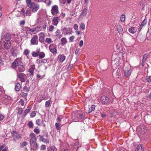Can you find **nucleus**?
I'll use <instances>...</instances> for the list:
<instances>
[{
    "mask_svg": "<svg viewBox=\"0 0 151 151\" xmlns=\"http://www.w3.org/2000/svg\"><path fill=\"white\" fill-rule=\"evenodd\" d=\"M147 21L145 19L141 23V24L143 26H144L147 23Z\"/></svg>",
    "mask_w": 151,
    "mask_h": 151,
    "instance_id": "obj_54",
    "label": "nucleus"
},
{
    "mask_svg": "<svg viewBox=\"0 0 151 151\" xmlns=\"http://www.w3.org/2000/svg\"><path fill=\"white\" fill-rule=\"evenodd\" d=\"M38 56L40 58H42L45 57V54L44 52H42L40 53Z\"/></svg>",
    "mask_w": 151,
    "mask_h": 151,
    "instance_id": "obj_42",
    "label": "nucleus"
},
{
    "mask_svg": "<svg viewBox=\"0 0 151 151\" xmlns=\"http://www.w3.org/2000/svg\"><path fill=\"white\" fill-rule=\"evenodd\" d=\"M45 42L48 44H50L52 42V40L50 38H47L45 40Z\"/></svg>",
    "mask_w": 151,
    "mask_h": 151,
    "instance_id": "obj_43",
    "label": "nucleus"
},
{
    "mask_svg": "<svg viewBox=\"0 0 151 151\" xmlns=\"http://www.w3.org/2000/svg\"><path fill=\"white\" fill-rule=\"evenodd\" d=\"M35 69V65H33L30 66L29 69V72L31 73H34V71Z\"/></svg>",
    "mask_w": 151,
    "mask_h": 151,
    "instance_id": "obj_24",
    "label": "nucleus"
},
{
    "mask_svg": "<svg viewBox=\"0 0 151 151\" xmlns=\"http://www.w3.org/2000/svg\"><path fill=\"white\" fill-rule=\"evenodd\" d=\"M27 145V142L26 141L23 142L20 145L21 148Z\"/></svg>",
    "mask_w": 151,
    "mask_h": 151,
    "instance_id": "obj_40",
    "label": "nucleus"
},
{
    "mask_svg": "<svg viewBox=\"0 0 151 151\" xmlns=\"http://www.w3.org/2000/svg\"><path fill=\"white\" fill-rule=\"evenodd\" d=\"M58 58L60 62H63L65 60L66 57L63 54L60 55H58Z\"/></svg>",
    "mask_w": 151,
    "mask_h": 151,
    "instance_id": "obj_19",
    "label": "nucleus"
},
{
    "mask_svg": "<svg viewBox=\"0 0 151 151\" xmlns=\"http://www.w3.org/2000/svg\"><path fill=\"white\" fill-rule=\"evenodd\" d=\"M117 30L119 34H121L123 31V28L122 26L118 25L117 26Z\"/></svg>",
    "mask_w": 151,
    "mask_h": 151,
    "instance_id": "obj_25",
    "label": "nucleus"
},
{
    "mask_svg": "<svg viewBox=\"0 0 151 151\" xmlns=\"http://www.w3.org/2000/svg\"><path fill=\"white\" fill-rule=\"evenodd\" d=\"M32 9L29 8H28L25 12L23 8L22 9L21 12H22V14L24 16H30L31 15L32 12Z\"/></svg>",
    "mask_w": 151,
    "mask_h": 151,
    "instance_id": "obj_3",
    "label": "nucleus"
},
{
    "mask_svg": "<svg viewBox=\"0 0 151 151\" xmlns=\"http://www.w3.org/2000/svg\"><path fill=\"white\" fill-rule=\"evenodd\" d=\"M11 35L9 33H6L4 35V38L6 41L10 40L11 38Z\"/></svg>",
    "mask_w": 151,
    "mask_h": 151,
    "instance_id": "obj_21",
    "label": "nucleus"
},
{
    "mask_svg": "<svg viewBox=\"0 0 151 151\" xmlns=\"http://www.w3.org/2000/svg\"><path fill=\"white\" fill-rule=\"evenodd\" d=\"M25 24V20H22V21L20 23V25L21 26V25H24Z\"/></svg>",
    "mask_w": 151,
    "mask_h": 151,
    "instance_id": "obj_60",
    "label": "nucleus"
},
{
    "mask_svg": "<svg viewBox=\"0 0 151 151\" xmlns=\"http://www.w3.org/2000/svg\"><path fill=\"white\" fill-rule=\"evenodd\" d=\"M23 90H26L27 92H28L29 91V89L28 88V87L26 86H24L23 88Z\"/></svg>",
    "mask_w": 151,
    "mask_h": 151,
    "instance_id": "obj_57",
    "label": "nucleus"
},
{
    "mask_svg": "<svg viewBox=\"0 0 151 151\" xmlns=\"http://www.w3.org/2000/svg\"><path fill=\"white\" fill-rule=\"evenodd\" d=\"M11 46V42L10 40L6 41L4 43V47L6 50L9 49Z\"/></svg>",
    "mask_w": 151,
    "mask_h": 151,
    "instance_id": "obj_14",
    "label": "nucleus"
},
{
    "mask_svg": "<svg viewBox=\"0 0 151 151\" xmlns=\"http://www.w3.org/2000/svg\"><path fill=\"white\" fill-rule=\"evenodd\" d=\"M55 126L56 128V129L58 130H60V124L58 123H56Z\"/></svg>",
    "mask_w": 151,
    "mask_h": 151,
    "instance_id": "obj_44",
    "label": "nucleus"
},
{
    "mask_svg": "<svg viewBox=\"0 0 151 151\" xmlns=\"http://www.w3.org/2000/svg\"><path fill=\"white\" fill-rule=\"evenodd\" d=\"M35 136V135L33 133H32L30 134V136L31 138H36Z\"/></svg>",
    "mask_w": 151,
    "mask_h": 151,
    "instance_id": "obj_56",
    "label": "nucleus"
},
{
    "mask_svg": "<svg viewBox=\"0 0 151 151\" xmlns=\"http://www.w3.org/2000/svg\"><path fill=\"white\" fill-rule=\"evenodd\" d=\"M100 101L103 104H106L110 102L109 98L106 96H101Z\"/></svg>",
    "mask_w": 151,
    "mask_h": 151,
    "instance_id": "obj_6",
    "label": "nucleus"
},
{
    "mask_svg": "<svg viewBox=\"0 0 151 151\" xmlns=\"http://www.w3.org/2000/svg\"><path fill=\"white\" fill-rule=\"evenodd\" d=\"M87 11L88 9L87 8H84L80 14L81 16H86L87 14Z\"/></svg>",
    "mask_w": 151,
    "mask_h": 151,
    "instance_id": "obj_27",
    "label": "nucleus"
},
{
    "mask_svg": "<svg viewBox=\"0 0 151 151\" xmlns=\"http://www.w3.org/2000/svg\"><path fill=\"white\" fill-rule=\"evenodd\" d=\"M51 103V101L50 100H49L46 101L45 104V106L46 107L49 106L50 105Z\"/></svg>",
    "mask_w": 151,
    "mask_h": 151,
    "instance_id": "obj_37",
    "label": "nucleus"
},
{
    "mask_svg": "<svg viewBox=\"0 0 151 151\" xmlns=\"http://www.w3.org/2000/svg\"><path fill=\"white\" fill-rule=\"evenodd\" d=\"M55 37L57 40L60 39L62 37V34H60L59 30H58L55 32Z\"/></svg>",
    "mask_w": 151,
    "mask_h": 151,
    "instance_id": "obj_17",
    "label": "nucleus"
},
{
    "mask_svg": "<svg viewBox=\"0 0 151 151\" xmlns=\"http://www.w3.org/2000/svg\"><path fill=\"white\" fill-rule=\"evenodd\" d=\"M57 149L53 146H51L47 148V151H57Z\"/></svg>",
    "mask_w": 151,
    "mask_h": 151,
    "instance_id": "obj_22",
    "label": "nucleus"
},
{
    "mask_svg": "<svg viewBox=\"0 0 151 151\" xmlns=\"http://www.w3.org/2000/svg\"><path fill=\"white\" fill-rule=\"evenodd\" d=\"M67 40L65 37H63L61 39V44L64 45L67 43Z\"/></svg>",
    "mask_w": 151,
    "mask_h": 151,
    "instance_id": "obj_28",
    "label": "nucleus"
},
{
    "mask_svg": "<svg viewBox=\"0 0 151 151\" xmlns=\"http://www.w3.org/2000/svg\"><path fill=\"white\" fill-rule=\"evenodd\" d=\"M38 55L35 52L33 51L32 53V55L34 57H36L38 56Z\"/></svg>",
    "mask_w": 151,
    "mask_h": 151,
    "instance_id": "obj_50",
    "label": "nucleus"
},
{
    "mask_svg": "<svg viewBox=\"0 0 151 151\" xmlns=\"http://www.w3.org/2000/svg\"><path fill=\"white\" fill-rule=\"evenodd\" d=\"M28 126L29 128H32L33 127V124L32 121H29L28 123Z\"/></svg>",
    "mask_w": 151,
    "mask_h": 151,
    "instance_id": "obj_36",
    "label": "nucleus"
},
{
    "mask_svg": "<svg viewBox=\"0 0 151 151\" xmlns=\"http://www.w3.org/2000/svg\"><path fill=\"white\" fill-rule=\"evenodd\" d=\"M40 62L44 63H46L47 62V59H42L41 60H40Z\"/></svg>",
    "mask_w": 151,
    "mask_h": 151,
    "instance_id": "obj_53",
    "label": "nucleus"
},
{
    "mask_svg": "<svg viewBox=\"0 0 151 151\" xmlns=\"http://www.w3.org/2000/svg\"><path fill=\"white\" fill-rule=\"evenodd\" d=\"M39 41L41 43H42L44 42L45 41L44 39V37L45 35L43 33H41L39 34Z\"/></svg>",
    "mask_w": 151,
    "mask_h": 151,
    "instance_id": "obj_18",
    "label": "nucleus"
},
{
    "mask_svg": "<svg viewBox=\"0 0 151 151\" xmlns=\"http://www.w3.org/2000/svg\"><path fill=\"white\" fill-rule=\"evenodd\" d=\"M18 113L19 114H21L23 112V110L22 108H20L18 109Z\"/></svg>",
    "mask_w": 151,
    "mask_h": 151,
    "instance_id": "obj_48",
    "label": "nucleus"
},
{
    "mask_svg": "<svg viewBox=\"0 0 151 151\" xmlns=\"http://www.w3.org/2000/svg\"><path fill=\"white\" fill-rule=\"evenodd\" d=\"M62 33L65 35H70L72 33V31L70 28L63 27L61 29Z\"/></svg>",
    "mask_w": 151,
    "mask_h": 151,
    "instance_id": "obj_4",
    "label": "nucleus"
},
{
    "mask_svg": "<svg viewBox=\"0 0 151 151\" xmlns=\"http://www.w3.org/2000/svg\"><path fill=\"white\" fill-rule=\"evenodd\" d=\"M20 60L21 59L19 58H17L15 60L12 64V67L14 69L17 68L19 64V62Z\"/></svg>",
    "mask_w": 151,
    "mask_h": 151,
    "instance_id": "obj_10",
    "label": "nucleus"
},
{
    "mask_svg": "<svg viewBox=\"0 0 151 151\" xmlns=\"http://www.w3.org/2000/svg\"><path fill=\"white\" fill-rule=\"evenodd\" d=\"M21 85V84L18 83H16L15 89L16 91H18L20 90Z\"/></svg>",
    "mask_w": 151,
    "mask_h": 151,
    "instance_id": "obj_23",
    "label": "nucleus"
},
{
    "mask_svg": "<svg viewBox=\"0 0 151 151\" xmlns=\"http://www.w3.org/2000/svg\"><path fill=\"white\" fill-rule=\"evenodd\" d=\"M137 151H143V148L142 147V145H139L137 146Z\"/></svg>",
    "mask_w": 151,
    "mask_h": 151,
    "instance_id": "obj_32",
    "label": "nucleus"
},
{
    "mask_svg": "<svg viewBox=\"0 0 151 151\" xmlns=\"http://www.w3.org/2000/svg\"><path fill=\"white\" fill-rule=\"evenodd\" d=\"M74 36H72L69 38V40L70 42L73 41L74 39Z\"/></svg>",
    "mask_w": 151,
    "mask_h": 151,
    "instance_id": "obj_59",
    "label": "nucleus"
},
{
    "mask_svg": "<svg viewBox=\"0 0 151 151\" xmlns=\"http://www.w3.org/2000/svg\"><path fill=\"white\" fill-rule=\"evenodd\" d=\"M137 30V29L136 27H132L129 29V32L132 34L135 33Z\"/></svg>",
    "mask_w": 151,
    "mask_h": 151,
    "instance_id": "obj_20",
    "label": "nucleus"
},
{
    "mask_svg": "<svg viewBox=\"0 0 151 151\" xmlns=\"http://www.w3.org/2000/svg\"><path fill=\"white\" fill-rule=\"evenodd\" d=\"M6 145L5 144H3L1 145L0 146V151H1L2 149L4 148L5 146Z\"/></svg>",
    "mask_w": 151,
    "mask_h": 151,
    "instance_id": "obj_64",
    "label": "nucleus"
},
{
    "mask_svg": "<svg viewBox=\"0 0 151 151\" xmlns=\"http://www.w3.org/2000/svg\"><path fill=\"white\" fill-rule=\"evenodd\" d=\"M39 6L38 4H36L32 8V11L33 12H35L39 9Z\"/></svg>",
    "mask_w": 151,
    "mask_h": 151,
    "instance_id": "obj_26",
    "label": "nucleus"
},
{
    "mask_svg": "<svg viewBox=\"0 0 151 151\" xmlns=\"http://www.w3.org/2000/svg\"><path fill=\"white\" fill-rule=\"evenodd\" d=\"M35 4L34 2H32L31 3H30L27 5V6L29 7V8L32 9V8L35 6Z\"/></svg>",
    "mask_w": 151,
    "mask_h": 151,
    "instance_id": "obj_38",
    "label": "nucleus"
},
{
    "mask_svg": "<svg viewBox=\"0 0 151 151\" xmlns=\"http://www.w3.org/2000/svg\"><path fill=\"white\" fill-rule=\"evenodd\" d=\"M54 29V26L51 25L49 27V30L50 32H52Z\"/></svg>",
    "mask_w": 151,
    "mask_h": 151,
    "instance_id": "obj_49",
    "label": "nucleus"
},
{
    "mask_svg": "<svg viewBox=\"0 0 151 151\" xmlns=\"http://www.w3.org/2000/svg\"><path fill=\"white\" fill-rule=\"evenodd\" d=\"M30 52V50L28 49H25L24 50V51L23 52L24 54L25 55H28Z\"/></svg>",
    "mask_w": 151,
    "mask_h": 151,
    "instance_id": "obj_35",
    "label": "nucleus"
},
{
    "mask_svg": "<svg viewBox=\"0 0 151 151\" xmlns=\"http://www.w3.org/2000/svg\"><path fill=\"white\" fill-rule=\"evenodd\" d=\"M49 48L50 52L52 53H57V46L56 45L53 44H51L50 45Z\"/></svg>",
    "mask_w": 151,
    "mask_h": 151,
    "instance_id": "obj_8",
    "label": "nucleus"
},
{
    "mask_svg": "<svg viewBox=\"0 0 151 151\" xmlns=\"http://www.w3.org/2000/svg\"><path fill=\"white\" fill-rule=\"evenodd\" d=\"M43 119L42 120L40 119H38L36 120V124L39 126H40V124L41 123H43Z\"/></svg>",
    "mask_w": 151,
    "mask_h": 151,
    "instance_id": "obj_31",
    "label": "nucleus"
},
{
    "mask_svg": "<svg viewBox=\"0 0 151 151\" xmlns=\"http://www.w3.org/2000/svg\"><path fill=\"white\" fill-rule=\"evenodd\" d=\"M60 18L58 17H54L52 20V24L56 26L59 23Z\"/></svg>",
    "mask_w": 151,
    "mask_h": 151,
    "instance_id": "obj_13",
    "label": "nucleus"
},
{
    "mask_svg": "<svg viewBox=\"0 0 151 151\" xmlns=\"http://www.w3.org/2000/svg\"><path fill=\"white\" fill-rule=\"evenodd\" d=\"M10 52L12 55L14 56L15 54L14 52V48H12Z\"/></svg>",
    "mask_w": 151,
    "mask_h": 151,
    "instance_id": "obj_51",
    "label": "nucleus"
},
{
    "mask_svg": "<svg viewBox=\"0 0 151 151\" xmlns=\"http://www.w3.org/2000/svg\"><path fill=\"white\" fill-rule=\"evenodd\" d=\"M51 13L53 15H56L59 13V9L57 5H55L52 6Z\"/></svg>",
    "mask_w": 151,
    "mask_h": 151,
    "instance_id": "obj_7",
    "label": "nucleus"
},
{
    "mask_svg": "<svg viewBox=\"0 0 151 151\" xmlns=\"http://www.w3.org/2000/svg\"><path fill=\"white\" fill-rule=\"evenodd\" d=\"M147 128L145 125H142L140 127V132L142 134H145L147 131Z\"/></svg>",
    "mask_w": 151,
    "mask_h": 151,
    "instance_id": "obj_16",
    "label": "nucleus"
},
{
    "mask_svg": "<svg viewBox=\"0 0 151 151\" xmlns=\"http://www.w3.org/2000/svg\"><path fill=\"white\" fill-rule=\"evenodd\" d=\"M132 72L131 68L129 67H126L124 70V76L125 77H129Z\"/></svg>",
    "mask_w": 151,
    "mask_h": 151,
    "instance_id": "obj_5",
    "label": "nucleus"
},
{
    "mask_svg": "<svg viewBox=\"0 0 151 151\" xmlns=\"http://www.w3.org/2000/svg\"><path fill=\"white\" fill-rule=\"evenodd\" d=\"M80 28L84 30L85 29V26L84 23H82L80 25Z\"/></svg>",
    "mask_w": 151,
    "mask_h": 151,
    "instance_id": "obj_52",
    "label": "nucleus"
},
{
    "mask_svg": "<svg viewBox=\"0 0 151 151\" xmlns=\"http://www.w3.org/2000/svg\"><path fill=\"white\" fill-rule=\"evenodd\" d=\"M148 57V55L147 54H145L144 55L143 57V59L142 61V65H143V63H145L147 60Z\"/></svg>",
    "mask_w": 151,
    "mask_h": 151,
    "instance_id": "obj_30",
    "label": "nucleus"
},
{
    "mask_svg": "<svg viewBox=\"0 0 151 151\" xmlns=\"http://www.w3.org/2000/svg\"><path fill=\"white\" fill-rule=\"evenodd\" d=\"M74 29L76 30H77L78 29V26L76 24L74 25Z\"/></svg>",
    "mask_w": 151,
    "mask_h": 151,
    "instance_id": "obj_63",
    "label": "nucleus"
},
{
    "mask_svg": "<svg viewBox=\"0 0 151 151\" xmlns=\"http://www.w3.org/2000/svg\"><path fill=\"white\" fill-rule=\"evenodd\" d=\"M31 108L26 109L24 112V114L25 116L28 113L31 109Z\"/></svg>",
    "mask_w": 151,
    "mask_h": 151,
    "instance_id": "obj_41",
    "label": "nucleus"
},
{
    "mask_svg": "<svg viewBox=\"0 0 151 151\" xmlns=\"http://www.w3.org/2000/svg\"><path fill=\"white\" fill-rule=\"evenodd\" d=\"M85 116L84 113L82 112L81 111H78L72 114V119L74 122L81 121L84 119Z\"/></svg>",
    "mask_w": 151,
    "mask_h": 151,
    "instance_id": "obj_1",
    "label": "nucleus"
},
{
    "mask_svg": "<svg viewBox=\"0 0 151 151\" xmlns=\"http://www.w3.org/2000/svg\"><path fill=\"white\" fill-rule=\"evenodd\" d=\"M21 96L23 97H26L27 96V94L26 93L23 92Z\"/></svg>",
    "mask_w": 151,
    "mask_h": 151,
    "instance_id": "obj_58",
    "label": "nucleus"
},
{
    "mask_svg": "<svg viewBox=\"0 0 151 151\" xmlns=\"http://www.w3.org/2000/svg\"><path fill=\"white\" fill-rule=\"evenodd\" d=\"M39 140L46 144H48L49 141L48 139V135L47 133H44L42 135H39Z\"/></svg>",
    "mask_w": 151,
    "mask_h": 151,
    "instance_id": "obj_2",
    "label": "nucleus"
},
{
    "mask_svg": "<svg viewBox=\"0 0 151 151\" xmlns=\"http://www.w3.org/2000/svg\"><path fill=\"white\" fill-rule=\"evenodd\" d=\"M36 114L35 111H33L31 113L30 116L31 117H33L36 116Z\"/></svg>",
    "mask_w": 151,
    "mask_h": 151,
    "instance_id": "obj_45",
    "label": "nucleus"
},
{
    "mask_svg": "<svg viewBox=\"0 0 151 151\" xmlns=\"http://www.w3.org/2000/svg\"><path fill=\"white\" fill-rule=\"evenodd\" d=\"M25 75V74L23 73H21L20 74H18L17 76L18 77L22 82H24L26 80L24 78Z\"/></svg>",
    "mask_w": 151,
    "mask_h": 151,
    "instance_id": "obj_15",
    "label": "nucleus"
},
{
    "mask_svg": "<svg viewBox=\"0 0 151 151\" xmlns=\"http://www.w3.org/2000/svg\"><path fill=\"white\" fill-rule=\"evenodd\" d=\"M36 32H38L42 30V27L41 26H37L36 28Z\"/></svg>",
    "mask_w": 151,
    "mask_h": 151,
    "instance_id": "obj_46",
    "label": "nucleus"
},
{
    "mask_svg": "<svg viewBox=\"0 0 151 151\" xmlns=\"http://www.w3.org/2000/svg\"><path fill=\"white\" fill-rule=\"evenodd\" d=\"M31 43L32 45H37L38 44V36L37 35L32 37L31 40Z\"/></svg>",
    "mask_w": 151,
    "mask_h": 151,
    "instance_id": "obj_9",
    "label": "nucleus"
},
{
    "mask_svg": "<svg viewBox=\"0 0 151 151\" xmlns=\"http://www.w3.org/2000/svg\"><path fill=\"white\" fill-rule=\"evenodd\" d=\"M125 14H123L121 15L120 18V20L122 22H123L125 21Z\"/></svg>",
    "mask_w": 151,
    "mask_h": 151,
    "instance_id": "obj_34",
    "label": "nucleus"
},
{
    "mask_svg": "<svg viewBox=\"0 0 151 151\" xmlns=\"http://www.w3.org/2000/svg\"><path fill=\"white\" fill-rule=\"evenodd\" d=\"M41 149L42 150L46 149V146L45 145H42L41 146Z\"/></svg>",
    "mask_w": 151,
    "mask_h": 151,
    "instance_id": "obj_62",
    "label": "nucleus"
},
{
    "mask_svg": "<svg viewBox=\"0 0 151 151\" xmlns=\"http://www.w3.org/2000/svg\"><path fill=\"white\" fill-rule=\"evenodd\" d=\"M4 98L5 99H6L8 100H10L11 99L10 96H8L6 95H5L4 96Z\"/></svg>",
    "mask_w": 151,
    "mask_h": 151,
    "instance_id": "obj_55",
    "label": "nucleus"
},
{
    "mask_svg": "<svg viewBox=\"0 0 151 151\" xmlns=\"http://www.w3.org/2000/svg\"><path fill=\"white\" fill-rule=\"evenodd\" d=\"M36 138H31L30 141V144L31 146L33 145V146L35 147L36 148H37L38 147V145L36 143Z\"/></svg>",
    "mask_w": 151,
    "mask_h": 151,
    "instance_id": "obj_12",
    "label": "nucleus"
},
{
    "mask_svg": "<svg viewBox=\"0 0 151 151\" xmlns=\"http://www.w3.org/2000/svg\"><path fill=\"white\" fill-rule=\"evenodd\" d=\"M12 134L13 137V140L19 139L21 137L20 135L17 133L16 131H14L12 132Z\"/></svg>",
    "mask_w": 151,
    "mask_h": 151,
    "instance_id": "obj_11",
    "label": "nucleus"
},
{
    "mask_svg": "<svg viewBox=\"0 0 151 151\" xmlns=\"http://www.w3.org/2000/svg\"><path fill=\"white\" fill-rule=\"evenodd\" d=\"M34 131L37 134H39L40 132V130L37 129H34Z\"/></svg>",
    "mask_w": 151,
    "mask_h": 151,
    "instance_id": "obj_61",
    "label": "nucleus"
},
{
    "mask_svg": "<svg viewBox=\"0 0 151 151\" xmlns=\"http://www.w3.org/2000/svg\"><path fill=\"white\" fill-rule=\"evenodd\" d=\"M5 93L4 91L0 88V97H1Z\"/></svg>",
    "mask_w": 151,
    "mask_h": 151,
    "instance_id": "obj_47",
    "label": "nucleus"
},
{
    "mask_svg": "<svg viewBox=\"0 0 151 151\" xmlns=\"http://www.w3.org/2000/svg\"><path fill=\"white\" fill-rule=\"evenodd\" d=\"M145 80L151 86V76H146Z\"/></svg>",
    "mask_w": 151,
    "mask_h": 151,
    "instance_id": "obj_29",
    "label": "nucleus"
},
{
    "mask_svg": "<svg viewBox=\"0 0 151 151\" xmlns=\"http://www.w3.org/2000/svg\"><path fill=\"white\" fill-rule=\"evenodd\" d=\"M18 70L19 72H23L25 70V67H20L18 68Z\"/></svg>",
    "mask_w": 151,
    "mask_h": 151,
    "instance_id": "obj_39",
    "label": "nucleus"
},
{
    "mask_svg": "<svg viewBox=\"0 0 151 151\" xmlns=\"http://www.w3.org/2000/svg\"><path fill=\"white\" fill-rule=\"evenodd\" d=\"M95 105H93L89 109L88 113H90L92 111H93L95 109Z\"/></svg>",
    "mask_w": 151,
    "mask_h": 151,
    "instance_id": "obj_33",
    "label": "nucleus"
}]
</instances>
